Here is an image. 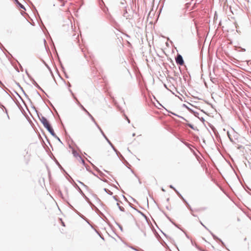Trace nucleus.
<instances>
[{
	"instance_id": "nucleus-1",
	"label": "nucleus",
	"mask_w": 251,
	"mask_h": 251,
	"mask_svg": "<svg viewBox=\"0 0 251 251\" xmlns=\"http://www.w3.org/2000/svg\"><path fill=\"white\" fill-rule=\"evenodd\" d=\"M38 117L39 118V119L44 127L48 130V131L50 133V134L52 136H55V133L54 132V130L51 127V125L50 124L49 122L48 121L47 119L44 116H41L40 117L39 115Z\"/></svg>"
},
{
	"instance_id": "nucleus-2",
	"label": "nucleus",
	"mask_w": 251,
	"mask_h": 251,
	"mask_svg": "<svg viewBox=\"0 0 251 251\" xmlns=\"http://www.w3.org/2000/svg\"><path fill=\"white\" fill-rule=\"evenodd\" d=\"M176 62L177 63V64H178L181 66L184 64V60L183 57L180 54H177L176 57Z\"/></svg>"
},
{
	"instance_id": "nucleus-3",
	"label": "nucleus",
	"mask_w": 251,
	"mask_h": 251,
	"mask_svg": "<svg viewBox=\"0 0 251 251\" xmlns=\"http://www.w3.org/2000/svg\"><path fill=\"white\" fill-rule=\"evenodd\" d=\"M176 193L177 194V195L179 196V197L185 203L187 206L191 209V207L189 203L186 201L184 199V198L182 197V196L179 193V192L177 190H175Z\"/></svg>"
},
{
	"instance_id": "nucleus-4",
	"label": "nucleus",
	"mask_w": 251,
	"mask_h": 251,
	"mask_svg": "<svg viewBox=\"0 0 251 251\" xmlns=\"http://www.w3.org/2000/svg\"><path fill=\"white\" fill-rule=\"evenodd\" d=\"M70 92L72 93L74 98L76 100L77 104L81 107V108L85 112H87V110L83 107V106L78 101L77 98L75 96L71 90H70Z\"/></svg>"
},
{
	"instance_id": "nucleus-5",
	"label": "nucleus",
	"mask_w": 251,
	"mask_h": 251,
	"mask_svg": "<svg viewBox=\"0 0 251 251\" xmlns=\"http://www.w3.org/2000/svg\"><path fill=\"white\" fill-rule=\"evenodd\" d=\"M210 233H211V234L212 235V236H213V238L215 239V240H218L220 242H221L222 243V245L223 246H225V244L218 237H217L215 235H214L212 232H211L210 231H209Z\"/></svg>"
},
{
	"instance_id": "nucleus-6",
	"label": "nucleus",
	"mask_w": 251,
	"mask_h": 251,
	"mask_svg": "<svg viewBox=\"0 0 251 251\" xmlns=\"http://www.w3.org/2000/svg\"><path fill=\"white\" fill-rule=\"evenodd\" d=\"M32 81L33 84L38 89L43 91V89L40 87V86L38 84V83L34 80L33 79H32Z\"/></svg>"
},
{
	"instance_id": "nucleus-7",
	"label": "nucleus",
	"mask_w": 251,
	"mask_h": 251,
	"mask_svg": "<svg viewBox=\"0 0 251 251\" xmlns=\"http://www.w3.org/2000/svg\"><path fill=\"white\" fill-rule=\"evenodd\" d=\"M15 3L22 9L25 10V6L22 4L18 0H14Z\"/></svg>"
},
{
	"instance_id": "nucleus-8",
	"label": "nucleus",
	"mask_w": 251,
	"mask_h": 251,
	"mask_svg": "<svg viewBox=\"0 0 251 251\" xmlns=\"http://www.w3.org/2000/svg\"><path fill=\"white\" fill-rule=\"evenodd\" d=\"M98 128L100 130V132H101V134L102 135V136L104 137V138L106 139L107 137H106V136L105 135V134L104 133V132H103L102 130L101 129V128L100 127V126H99L98 127Z\"/></svg>"
},
{
	"instance_id": "nucleus-9",
	"label": "nucleus",
	"mask_w": 251,
	"mask_h": 251,
	"mask_svg": "<svg viewBox=\"0 0 251 251\" xmlns=\"http://www.w3.org/2000/svg\"><path fill=\"white\" fill-rule=\"evenodd\" d=\"M117 205L118 206V208L121 211H125V209L123 207L121 206L119 203V202H118L117 203Z\"/></svg>"
},
{
	"instance_id": "nucleus-10",
	"label": "nucleus",
	"mask_w": 251,
	"mask_h": 251,
	"mask_svg": "<svg viewBox=\"0 0 251 251\" xmlns=\"http://www.w3.org/2000/svg\"><path fill=\"white\" fill-rule=\"evenodd\" d=\"M73 154L74 156H75V157H79V156H80L79 154L77 152V151H75V150H73Z\"/></svg>"
},
{
	"instance_id": "nucleus-11",
	"label": "nucleus",
	"mask_w": 251,
	"mask_h": 251,
	"mask_svg": "<svg viewBox=\"0 0 251 251\" xmlns=\"http://www.w3.org/2000/svg\"><path fill=\"white\" fill-rule=\"evenodd\" d=\"M93 166H94V167L95 169V170H96L98 172H99V173L100 174V176H102L103 175V173H102L101 171H100V170H99V169H98L97 167H96V166H95L94 165H93Z\"/></svg>"
},
{
	"instance_id": "nucleus-12",
	"label": "nucleus",
	"mask_w": 251,
	"mask_h": 251,
	"mask_svg": "<svg viewBox=\"0 0 251 251\" xmlns=\"http://www.w3.org/2000/svg\"><path fill=\"white\" fill-rule=\"evenodd\" d=\"M187 125L190 127L191 129L193 130H196L197 129V127H195L192 124H187Z\"/></svg>"
},
{
	"instance_id": "nucleus-13",
	"label": "nucleus",
	"mask_w": 251,
	"mask_h": 251,
	"mask_svg": "<svg viewBox=\"0 0 251 251\" xmlns=\"http://www.w3.org/2000/svg\"><path fill=\"white\" fill-rule=\"evenodd\" d=\"M104 191L110 195H112L113 194V193L111 191L106 188H104Z\"/></svg>"
},
{
	"instance_id": "nucleus-14",
	"label": "nucleus",
	"mask_w": 251,
	"mask_h": 251,
	"mask_svg": "<svg viewBox=\"0 0 251 251\" xmlns=\"http://www.w3.org/2000/svg\"><path fill=\"white\" fill-rule=\"evenodd\" d=\"M183 106L186 108L190 112H193V110L192 109L188 107L186 104H183Z\"/></svg>"
},
{
	"instance_id": "nucleus-15",
	"label": "nucleus",
	"mask_w": 251,
	"mask_h": 251,
	"mask_svg": "<svg viewBox=\"0 0 251 251\" xmlns=\"http://www.w3.org/2000/svg\"><path fill=\"white\" fill-rule=\"evenodd\" d=\"M91 119L92 121L94 123V124L96 126L98 127L99 126L98 125V124L96 122V121H95V119L94 118V117H93Z\"/></svg>"
},
{
	"instance_id": "nucleus-16",
	"label": "nucleus",
	"mask_w": 251,
	"mask_h": 251,
	"mask_svg": "<svg viewBox=\"0 0 251 251\" xmlns=\"http://www.w3.org/2000/svg\"><path fill=\"white\" fill-rule=\"evenodd\" d=\"M113 150V151L116 152V154L117 155H119V154H120V152L114 147L112 149Z\"/></svg>"
},
{
	"instance_id": "nucleus-17",
	"label": "nucleus",
	"mask_w": 251,
	"mask_h": 251,
	"mask_svg": "<svg viewBox=\"0 0 251 251\" xmlns=\"http://www.w3.org/2000/svg\"><path fill=\"white\" fill-rule=\"evenodd\" d=\"M191 113H193V114H194V115L196 117H197L199 118V116H198V115H199V113H198V112H195V111H193V112H191Z\"/></svg>"
},
{
	"instance_id": "nucleus-18",
	"label": "nucleus",
	"mask_w": 251,
	"mask_h": 251,
	"mask_svg": "<svg viewBox=\"0 0 251 251\" xmlns=\"http://www.w3.org/2000/svg\"><path fill=\"white\" fill-rule=\"evenodd\" d=\"M79 158L80 159V161H81V162L84 165L85 164V161L83 159H82V158L81 157V156H79Z\"/></svg>"
},
{
	"instance_id": "nucleus-19",
	"label": "nucleus",
	"mask_w": 251,
	"mask_h": 251,
	"mask_svg": "<svg viewBox=\"0 0 251 251\" xmlns=\"http://www.w3.org/2000/svg\"><path fill=\"white\" fill-rule=\"evenodd\" d=\"M172 113L173 114H174V115H176V116H177V117H179V118H181L182 119L184 120V121H187V120H186V119H185L184 118H183V117H181V116H178V115H176V114H175V113Z\"/></svg>"
},
{
	"instance_id": "nucleus-20",
	"label": "nucleus",
	"mask_w": 251,
	"mask_h": 251,
	"mask_svg": "<svg viewBox=\"0 0 251 251\" xmlns=\"http://www.w3.org/2000/svg\"><path fill=\"white\" fill-rule=\"evenodd\" d=\"M118 156L119 157V158L121 160H125V158H124V156L121 154L120 152V154H119V155Z\"/></svg>"
},
{
	"instance_id": "nucleus-21",
	"label": "nucleus",
	"mask_w": 251,
	"mask_h": 251,
	"mask_svg": "<svg viewBox=\"0 0 251 251\" xmlns=\"http://www.w3.org/2000/svg\"><path fill=\"white\" fill-rule=\"evenodd\" d=\"M54 138H55L56 139H57V140H58L60 143H62V142L60 140V138L55 134V136H53Z\"/></svg>"
},
{
	"instance_id": "nucleus-22",
	"label": "nucleus",
	"mask_w": 251,
	"mask_h": 251,
	"mask_svg": "<svg viewBox=\"0 0 251 251\" xmlns=\"http://www.w3.org/2000/svg\"><path fill=\"white\" fill-rule=\"evenodd\" d=\"M106 141L108 142V143L110 145L112 146V143L110 142V141L107 138L106 139Z\"/></svg>"
},
{
	"instance_id": "nucleus-23",
	"label": "nucleus",
	"mask_w": 251,
	"mask_h": 251,
	"mask_svg": "<svg viewBox=\"0 0 251 251\" xmlns=\"http://www.w3.org/2000/svg\"><path fill=\"white\" fill-rule=\"evenodd\" d=\"M86 113H87V114L89 116V117L91 118L92 117H93V116L91 115V114L88 111H87V112H86Z\"/></svg>"
},
{
	"instance_id": "nucleus-24",
	"label": "nucleus",
	"mask_w": 251,
	"mask_h": 251,
	"mask_svg": "<svg viewBox=\"0 0 251 251\" xmlns=\"http://www.w3.org/2000/svg\"><path fill=\"white\" fill-rule=\"evenodd\" d=\"M78 182L81 184V185H82L84 187H85V188H87V186L86 185H85L83 183L80 182V181H78Z\"/></svg>"
},
{
	"instance_id": "nucleus-25",
	"label": "nucleus",
	"mask_w": 251,
	"mask_h": 251,
	"mask_svg": "<svg viewBox=\"0 0 251 251\" xmlns=\"http://www.w3.org/2000/svg\"><path fill=\"white\" fill-rule=\"evenodd\" d=\"M170 187L171 188L173 189L175 191V190H176V188H174V186H173V185H170Z\"/></svg>"
},
{
	"instance_id": "nucleus-26",
	"label": "nucleus",
	"mask_w": 251,
	"mask_h": 251,
	"mask_svg": "<svg viewBox=\"0 0 251 251\" xmlns=\"http://www.w3.org/2000/svg\"><path fill=\"white\" fill-rule=\"evenodd\" d=\"M199 118V119H200L201 121H202V122H204V118H202V117H201V118H200V117H199V118Z\"/></svg>"
},
{
	"instance_id": "nucleus-27",
	"label": "nucleus",
	"mask_w": 251,
	"mask_h": 251,
	"mask_svg": "<svg viewBox=\"0 0 251 251\" xmlns=\"http://www.w3.org/2000/svg\"><path fill=\"white\" fill-rule=\"evenodd\" d=\"M113 198L115 201H118V199H117L116 196H113Z\"/></svg>"
},
{
	"instance_id": "nucleus-28",
	"label": "nucleus",
	"mask_w": 251,
	"mask_h": 251,
	"mask_svg": "<svg viewBox=\"0 0 251 251\" xmlns=\"http://www.w3.org/2000/svg\"><path fill=\"white\" fill-rule=\"evenodd\" d=\"M118 226L119 227L120 229H121V230H123V228H122V226L120 225H118Z\"/></svg>"
},
{
	"instance_id": "nucleus-29",
	"label": "nucleus",
	"mask_w": 251,
	"mask_h": 251,
	"mask_svg": "<svg viewBox=\"0 0 251 251\" xmlns=\"http://www.w3.org/2000/svg\"><path fill=\"white\" fill-rule=\"evenodd\" d=\"M78 190H79V191L80 192V193L83 194V193L82 192V190L80 189V188L79 187H78Z\"/></svg>"
},
{
	"instance_id": "nucleus-30",
	"label": "nucleus",
	"mask_w": 251,
	"mask_h": 251,
	"mask_svg": "<svg viewBox=\"0 0 251 251\" xmlns=\"http://www.w3.org/2000/svg\"><path fill=\"white\" fill-rule=\"evenodd\" d=\"M125 117H126V118L127 119L128 123H129L130 120L128 119V118H127V117L126 116H125Z\"/></svg>"
},
{
	"instance_id": "nucleus-31",
	"label": "nucleus",
	"mask_w": 251,
	"mask_h": 251,
	"mask_svg": "<svg viewBox=\"0 0 251 251\" xmlns=\"http://www.w3.org/2000/svg\"><path fill=\"white\" fill-rule=\"evenodd\" d=\"M133 250L136 251H139L138 250L133 248V247H131Z\"/></svg>"
},
{
	"instance_id": "nucleus-32",
	"label": "nucleus",
	"mask_w": 251,
	"mask_h": 251,
	"mask_svg": "<svg viewBox=\"0 0 251 251\" xmlns=\"http://www.w3.org/2000/svg\"><path fill=\"white\" fill-rule=\"evenodd\" d=\"M201 224L203 226H204L206 229H207L208 230V229L206 228V227L205 226H204V225H203L202 223H201Z\"/></svg>"
},
{
	"instance_id": "nucleus-33",
	"label": "nucleus",
	"mask_w": 251,
	"mask_h": 251,
	"mask_svg": "<svg viewBox=\"0 0 251 251\" xmlns=\"http://www.w3.org/2000/svg\"><path fill=\"white\" fill-rule=\"evenodd\" d=\"M111 147V148L113 149V148H114L115 147L113 146V144H112V146H110Z\"/></svg>"
},
{
	"instance_id": "nucleus-34",
	"label": "nucleus",
	"mask_w": 251,
	"mask_h": 251,
	"mask_svg": "<svg viewBox=\"0 0 251 251\" xmlns=\"http://www.w3.org/2000/svg\"><path fill=\"white\" fill-rule=\"evenodd\" d=\"M135 136V133H133L132 134V136Z\"/></svg>"
},
{
	"instance_id": "nucleus-35",
	"label": "nucleus",
	"mask_w": 251,
	"mask_h": 251,
	"mask_svg": "<svg viewBox=\"0 0 251 251\" xmlns=\"http://www.w3.org/2000/svg\"><path fill=\"white\" fill-rule=\"evenodd\" d=\"M26 74L27 75H28V76H29V75H28V73H27V71H26Z\"/></svg>"
},
{
	"instance_id": "nucleus-36",
	"label": "nucleus",
	"mask_w": 251,
	"mask_h": 251,
	"mask_svg": "<svg viewBox=\"0 0 251 251\" xmlns=\"http://www.w3.org/2000/svg\"><path fill=\"white\" fill-rule=\"evenodd\" d=\"M62 225H63V226H65L64 223L63 222H62Z\"/></svg>"
},
{
	"instance_id": "nucleus-37",
	"label": "nucleus",
	"mask_w": 251,
	"mask_h": 251,
	"mask_svg": "<svg viewBox=\"0 0 251 251\" xmlns=\"http://www.w3.org/2000/svg\"><path fill=\"white\" fill-rule=\"evenodd\" d=\"M139 183L140 184H141V182L140 181V180H139Z\"/></svg>"
},
{
	"instance_id": "nucleus-38",
	"label": "nucleus",
	"mask_w": 251,
	"mask_h": 251,
	"mask_svg": "<svg viewBox=\"0 0 251 251\" xmlns=\"http://www.w3.org/2000/svg\"><path fill=\"white\" fill-rule=\"evenodd\" d=\"M19 87H20V88H21V89H22V87H21V86H20V85H19Z\"/></svg>"
},
{
	"instance_id": "nucleus-39",
	"label": "nucleus",
	"mask_w": 251,
	"mask_h": 251,
	"mask_svg": "<svg viewBox=\"0 0 251 251\" xmlns=\"http://www.w3.org/2000/svg\"><path fill=\"white\" fill-rule=\"evenodd\" d=\"M19 87H20V88H21V89H22V87H21V86H20V85H19Z\"/></svg>"
},
{
	"instance_id": "nucleus-40",
	"label": "nucleus",
	"mask_w": 251,
	"mask_h": 251,
	"mask_svg": "<svg viewBox=\"0 0 251 251\" xmlns=\"http://www.w3.org/2000/svg\"><path fill=\"white\" fill-rule=\"evenodd\" d=\"M19 87H20V88H21V89H22V87H21V86H20V85H19Z\"/></svg>"
},
{
	"instance_id": "nucleus-41",
	"label": "nucleus",
	"mask_w": 251,
	"mask_h": 251,
	"mask_svg": "<svg viewBox=\"0 0 251 251\" xmlns=\"http://www.w3.org/2000/svg\"><path fill=\"white\" fill-rule=\"evenodd\" d=\"M164 86H165L166 88H167L166 84H164Z\"/></svg>"
},
{
	"instance_id": "nucleus-42",
	"label": "nucleus",
	"mask_w": 251,
	"mask_h": 251,
	"mask_svg": "<svg viewBox=\"0 0 251 251\" xmlns=\"http://www.w3.org/2000/svg\"><path fill=\"white\" fill-rule=\"evenodd\" d=\"M128 215L130 216H131L132 215L130 214H128Z\"/></svg>"
},
{
	"instance_id": "nucleus-43",
	"label": "nucleus",
	"mask_w": 251,
	"mask_h": 251,
	"mask_svg": "<svg viewBox=\"0 0 251 251\" xmlns=\"http://www.w3.org/2000/svg\"><path fill=\"white\" fill-rule=\"evenodd\" d=\"M162 190L163 191H165V190H164V189L163 188H162Z\"/></svg>"
},
{
	"instance_id": "nucleus-44",
	"label": "nucleus",
	"mask_w": 251,
	"mask_h": 251,
	"mask_svg": "<svg viewBox=\"0 0 251 251\" xmlns=\"http://www.w3.org/2000/svg\"><path fill=\"white\" fill-rule=\"evenodd\" d=\"M93 175H94V176H96V174H95L94 173H93Z\"/></svg>"
}]
</instances>
